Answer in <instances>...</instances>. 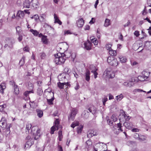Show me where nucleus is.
I'll list each match as a JSON object with an SVG mask.
<instances>
[{"label": "nucleus", "mask_w": 151, "mask_h": 151, "mask_svg": "<svg viewBox=\"0 0 151 151\" xmlns=\"http://www.w3.org/2000/svg\"><path fill=\"white\" fill-rule=\"evenodd\" d=\"M55 58L54 60L56 64L61 65L64 63L65 59L64 58H68L66 57V55L63 53H58L55 55Z\"/></svg>", "instance_id": "1"}, {"label": "nucleus", "mask_w": 151, "mask_h": 151, "mask_svg": "<svg viewBox=\"0 0 151 151\" xmlns=\"http://www.w3.org/2000/svg\"><path fill=\"white\" fill-rule=\"evenodd\" d=\"M40 129L37 126H34L31 128V132L34 135L35 140L38 139L40 136Z\"/></svg>", "instance_id": "2"}, {"label": "nucleus", "mask_w": 151, "mask_h": 151, "mask_svg": "<svg viewBox=\"0 0 151 151\" xmlns=\"http://www.w3.org/2000/svg\"><path fill=\"white\" fill-rule=\"evenodd\" d=\"M150 73V72L143 71L142 72V75L138 77V79L141 81H146L148 78Z\"/></svg>", "instance_id": "3"}, {"label": "nucleus", "mask_w": 151, "mask_h": 151, "mask_svg": "<svg viewBox=\"0 0 151 151\" xmlns=\"http://www.w3.org/2000/svg\"><path fill=\"white\" fill-rule=\"evenodd\" d=\"M70 114L68 117V121L69 122H70V121H73L74 120L78 111L77 109L75 108H73L70 110Z\"/></svg>", "instance_id": "4"}, {"label": "nucleus", "mask_w": 151, "mask_h": 151, "mask_svg": "<svg viewBox=\"0 0 151 151\" xmlns=\"http://www.w3.org/2000/svg\"><path fill=\"white\" fill-rule=\"evenodd\" d=\"M111 57H109L107 59V62L111 65L116 66L118 65V62L116 59L113 58Z\"/></svg>", "instance_id": "5"}, {"label": "nucleus", "mask_w": 151, "mask_h": 151, "mask_svg": "<svg viewBox=\"0 0 151 151\" xmlns=\"http://www.w3.org/2000/svg\"><path fill=\"white\" fill-rule=\"evenodd\" d=\"M6 41L7 42L6 43H7L8 47L11 49L13 47V45L15 42L14 40L11 38L7 37L6 39Z\"/></svg>", "instance_id": "6"}, {"label": "nucleus", "mask_w": 151, "mask_h": 151, "mask_svg": "<svg viewBox=\"0 0 151 151\" xmlns=\"http://www.w3.org/2000/svg\"><path fill=\"white\" fill-rule=\"evenodd\" d=\"M92 43L88 40L85 42L82 46L84 47V49L87 50H89L91 49Z\"/></svg>", "instance_id": "7"}, {"label": "nucleus", "mask_w": 151, "mask_h": 151, "mask_svg": "<svg viewBox=\"0 0 151 151\" xmlns=\"http://www.w3.org/2000/svg\"><path fill=\"white\" fill-rule=\"evenodd\" d=\"M104 74H106V76L109 78H112L114 76V73H112L110 70L107 69L104 72Z\"/></svg>", "instance_id": "8"}, {"label": "nucleus", "mask_w": 151, "mask_h": 151, "mask_svg": "<svg viewBox=\"0 0 151 151\" xmlns=\"http://www.w3.org/2000/svg\"><path fill=\"white\" fill-rule=\"evenodd\" d=\"M34 141L33 139H31L30 140H27L25 145V148H29L34 144Z\"/></svg>", "instance_id": "9"}, {"label": "nucleus", "mask_w": 151, "mask_h": 151, "mask_svg": "<svg viewBox=\"0 0 151 151\" xmlns=\"http://www.w3.org/2000/svg\"><path fill=\"white\" fill-rule=\"evenodd\" d=\"M30 4L34 8H37L39 4L38 0H31Z\"/></svg>", "instance_id": "10"}, {"label": "nucleus", "mask_w": 151, "mask_h": 151, "mask_svg": "<svg viewBox=\"0 0 151 151\" xmlns=\"http://www.w3.org/2000/svg\"><path fill=\"white\" fill-rule=\"evenodd\" d=\"M84 23V22L82 18H80L77 22V26L79 27H82Z\"/></svg>", "instance_id": "11"}, {"label": "nucleus", "mask_w": 151, "mask_h": 151, "mask_svg": "<svg viewBox=\"0 0 151 151\" xmlns=\"http://www.w3.org/2000/svg\"><path fill=\"white\" fill-rule=\"evenodd\" d=\"M124 125L126 128L129 129H131L133 126L132 123L129 122H126L124 124Z\"/></svg>", "instance_id": "12"}, {"label": "nucleus", "mask_w": 151, "mask_h": 151, "mask_svg": "<svg viewBox=\"0 0 151 151\" xmlns=\"http://www.w3.org/2000/svg\"><path fill=\"white\" fill-rule=\"evenodd\" d=\"M90 72L87 70L85 73V79L87 81H89L90 80Z\"/></svg>", "instance_id": "13"}, {"label": "nucleus", "mask_w": 151, "mask_h": 151, "mask_svg": "<svg viewBox=\"0 0 151 151\" xmlns=\"http://www.w3.org/2000/svg\"><path fill=\"white\" fill-rule=\"evenodd\" d=\"M96 132L95 131L92 130L91 132H88L87 133V136L89 138H91L93 136L96 135Z\"/></svg>", "instance_id": "14"}, {"label": "nucleus", "mask_w": 151, "mask_h": 151, "mask_svg": "<svg viewBox=\"0 0 151 151\" xmlns=\"http://www.w3.org/2000/svg\"><path fill=\"white\" fill-rule=\"evenodd\" d=\"M30 2L29 0H25L23 3L24 7L29 8L30 5Z\"/></svg>", "instance_id": "15"}, {"label": "nucleus", "mask_w": 151, "mask_h": 151, "mask_svg": "<svg viewBox=\"0 0 151 151\" xmlns=\"http://www.w3.org/2000/svg\"><path fill=\"white\" fill-rule=\"evenodd\" d=\"M123 85L127 87H131L134 85V83L132 81H129V82H124L123 83Z\"/></svg>", "instance_id": "16"}, {"label": "nucleus", "mask_w": 151, "mask_h": 151, "mask_svg": "<svg viewBox=\"0 0 151 151\" xmlns=\"http://www.w3.org/2000/svg\"><path fill=\"white\" fill-rule=\"evenodd\" d=\"M6 88V84L5 83H1L0 85V91L2 93H4V90Z\"/></svg>", "instance_id": "17"}, {"label": "nucleus", "mask_w": 151, "mask_h": 151, "mask_svg": "<svg viewBox=\"0 0 151 151\" xmlns=\"http://www.w3.org/2000/svg\"><path fill=\"white\" fill-rule=\"evenodd\" d=\"M54 18L55 20V23H57L60 25L62 24V22L59 19L58 17L55 14H54Z\"/></svg>", "instance_id": "18"}, {"label": "nucleus", "mask_w": 151, "mask_h": 151, "mask_svg": "<svg viewBox=\"0 0 151 151\" xmlns=\"http://www.w3.org/2000/svg\"><path fill=\"white\" fill-rule=\"evenodd\" d=\"M13 84H14V87L13 88L14 90V93L16 94H18L19 93V90L18 88V86L17 85L15 84L14 82H13Z\"/></svg>", "instance_id": "19"}, {"label": "nucleus", "mask_w": 151, "mask_h": 151, "mask_svg": "<svg viewBox=\"0 0 151 151\" xmlns=\"http://www.w3.org/2000/svg\"><path fill=\"white\" fill-rule=\"evenodd\" d=\"M46 15L45 14H41L39 17V20L41 22H45L46 21Z\"/></svg>", "instance_id": "20"}, {"label": "nucleus", "mask_w": 151, "mask_h": 151, "mask_svg": "<svg viewBox=\"0 0 151 151\" xmlns=\"http://www.w3.org/2000/svg\"><path fill=\"white\" fill-rule=\"evenodd\" d=\"M145 47L149 50L151 49V42L147 41L145 42Z\"/></svg>", "instance_id": "21"}, {"label": "nucleus", "mask_w": 151, "mask_h": 151, "mask_svg": "<svg viewBox=\"0 0 151 151\" xmlns=\"http://www.w3.org/2000/svg\"><path fill=\"white\" fill-rule=\"evenodd\" d=\"M88 110L90 112L92 113L93 114H94L96 111V108L93 106L89 108Z\"/></svg>", "instance_id": "22"}, {"label": "nucleus", "mask_w": 151, "mask_h": 151, "mask_svg": "<svg viewBox=\"0 0 151 151\" xmlns=\"http://www.w3.org/2000/svg\"><path fill=\"white\" fill-rule=\"evenodd\" d=\"M42 41L43 43L45 44H47L48 42V39L47 38V37L46 36H43L42 38Z\"/></svg>", "instance_id": "23"}, {"label": "nucleus", "mask_w": 151, "mask_h": 151, "mask_svg": "<svg viewBox=\"0 0 151 151\" xmlns=\"http://www.w3.org/2000/svg\"><path fill=\"white\" fill-rule=\"evenodd\" d=\"M24 16V13L23 11H19L18 12L17 14V16L21 18L23 17Z\"/></svg>", "instance_id": "24"}, {"label": "nucleus", "mask_w": 151, "mask_h": 151, "mask_svg": "<svg viewBox=\"0 0 151 151\" xmlns=\"http://www.w3.org/2000/svg\"><path fill=\"white\" fill-rule=\"evenodd\" d=\"M119 58L122 63H125L127 60V58L125 57H124L122 56H119Z\"/></svg>", "instance_id": "25"}, {"label": "nucleus", "mask_w": 151, "mask_h": 151, "mask_svg": "<svg viewBox=\"0 0 151 151\" xmlns=\"http://www.w3.org/2000/svg\"><path fill=\"white\" fill-rule=\"evenodd\" d=\"M110 24V21L108 19H106L105 21L104 26L106 27H108Z\"/></svg>", "instance_id": "26"}, {"label": "nucleus", "mask_w": 151, "mask_h": 151, "mask_svg": "<svg viewBox=\"0 0 151 151\" xmlns=\"http://www.w3.org/2000/svg\"><path fill=\"white\" fill-rule=\"evenodd\" d=\"M37 115L40 118H41L42 116L43 115V112L42 111L37 109Z\"/></svg>", "instance_id": "27"}, {"label": "nucleus", "mask_w": 151, "mask_h": 151, "mask_svg": "<svg viewBox=\"0 0 151 151\" xmlns=\"http://www.w3.org/2000/svg\"><path fill=\"white\" fill-rule=\"evenodd\" d=\"M7 125L6 122H0V126L1 127L3 130H4Z\"/></svg>", "instance_id": "28"}, {"label": "nucleus", "mask_w": 151, "mask_h": 151, "mask_svg": "<svg viewBox=\"0 0 151 151\" xmlns=\"http://www.w3.org/2000/svg\"><path fill=\"white\" fill-rule=\"evenodd\" d=\"M30 31L34 35V36H37L38 35L39 33V32L36 30L31 29H30Z\"/></svg>", "instance_id": "29"}, {"label": "nucleus", "mask_w": 151, "mask_h": 151, "mask_svg": "<svg viewBox=\"0 0 151 151\" xmlns=\"http://www.w3.org/2000/svg\"><path fill=\"white\" fill-rule=\"evenodd\" d=\"M64 83L65 82L63 83H61L60 82H58L57 83V84L58 87L60 89L63 88V87H64V86L65 85Z\"/></svg>", "instance_id": "30"}, {"label": "nucleus", "mask_w": 151, "mask_h": 151, "mask_svg": "<svg viewBox=\"0 0 151 151\" xmlns=\"http://www.w3.org/2000/svg\"><path fill=\"white\" fill-rule=\"evenodd\" d=\"M9 124H7V125L6 126V127L5 128H6V134H9L10 132V127H9Z\"/></svg>", "instance_id": "31"}, {"label": "nucleus", "mask_w": 151, "mask_h": 151, "mask_svg": "<svg viewBox=\"0 0 151 151\" xmlns=\"http://www.w3.org/2000/svg\"><path fill=\"white\" fill-rule=\"evenodd\" d=\"M109 54L111 56H116V51L111 50L109 51Z\"/></svg>", "instance_id": "32"}, {"label": "nucleus", "mask_w": 151, "mask_h": 151, "mask_svg": "<svg viewBox=\"0 0 151 151\" xmlns=\"http://www.w3.org/2000/svg\"><path fill=\"white\" fill-rule=\"evenodd\" d=\"M37 93L38 95L41 96L43 93V91L41 88H38L37 89Z\"/></svg>", "instance_id": "33"}, {"label": "nucleus", "mask_w": 151, "mask_h": 151, "mask_svg": "<svg viewBox=\"0 0 151 151\" xmlns=\"http://www.w3.org/2000/svg\"><path fill=\"white\" fill-rule=\"evenodd\" d=\"M25 57L23 56L19 61V63L20 66H22L24 63Z\"/></svg>", "instance_id": "34"}, {"label": "nucleus", "mask_w": 151, "mask_h": 151, "mask_svg": "<svg viewBox=\"0 0 151 151\" xmlns=\"http://www.w3.org/2000/svg\"><path fill=\"white\" fill-rule=\"evenodd\" d=\"M79 124V123L78 122H73L71 125V127L74 128L76 126H78Z\"/></svg>", "instance_id": "35"}, {"label": "nucleus", "mask_w": 151, "mask_h": 151, "mask_svg": "<svg viewBox=\"0 0 151 151\" xmlns=\"http://www.w3.org/2000/svg\"><path fill=\"white\" fill-rule=\"evenodd\" d=\"M123 98V95L121 94L120 95L116 96V99L117 101H120Z\"/></svg>", "instance_id": "36"}, {"label": "nucleus", "mask_w": 151, "mask_h": 151, "mask_svg": "<svg viewBox=\"0 0 151 151\" xmlns=\"http://www.w3.org/2000/svg\"><path fill=\"white\" fill-rule=\"evenodd\" d=\"M146 137L143 135H140L139 138L138 139L140 141H142L146 139Z\"/></svg>", "instance_id": "37"}, {"label": "nucleus", "mask_w": 151, "mask_h": 151, "mask_svg": "<svg viewBox=\"0 0 151 151\" xmlns=\"http://www.w3.org/2000/svg\"><path fill=\"white\" fill-rule=\"evenodd\" d=\"M83 128V126H81L80 127H78L77 129V132L79 134H81V133Z\"/></svg>", "instance_id": "38"}, {"label": "nucleus", "mask_w": 151, "mask_h": 151, "mask_svg": "<svg viewBox=\"0 0 151 151\" xmlns=\"http://www.w3.org/2000/svg\"><path fill=\"white\" fill-rule=\"evenodd\" d=\"M34 92L32 90L30 91H26L24 93V95L26 97H27L28 95V94L29 93H33Z\"/></svg>", "instance_id": "39"}, {"label": "nucleus", "mask_w": 151, "mask_h": 151, "mask_svg": "<svg viewBox=\"0 0 151 151\" xmlns=\"http://www.w3.org/2000/svg\"><path fill=\"white\" fill-rule=\"evenodd\" d=\"M16 29L17 32L19 34L22 33V30L21 29V28L19 26H18L16 27Z\"/></svg>", "instance_id": "40"}, {"label": "nucleus", "mask_w": 151, "mask_h": 151, "mask_svg": "<svg viewBox=\"0 0 151 151\" xmlns=\"http://www.w3.org/2000/svg\"><path fill=\"white\" fill-rule=\"evenodd\" d=\"M114 122L111 119H108L107 120V122L108 124H109L110 126H112L114 125Z\"/></svg>", "instance_id": "41"}, {"label": "nucleus", "mask_w": 151, "mask_h": 151, "mask_svg": "<svg viewBox=\"0 0 151 151\" xmlns=\"http://www.w3.org/2000/svg\"><path fill=\"white\" fill-rule=\"evenodd\" d=\"M92 142L91 141V139H88L86 142V144L87 145L86 147H88L89 146L91 145H92Z\"/></svg>", "instance_id": "42"}, {"label": "nucleus", "mask_w": 151, "mask_h": 151, "mask_svg": "<svg viewBox=\"0 0 151 151\" xmlns=\"http://www.w3.org/2000/svg\"><path fill=\"white\" fill-rule=\"evenodd\" d=\"M91 42H92V43L94 44L95 45L98 44V41L96 39L95 40V38H91Z\"/></svg>", "instance_id": "43"}, {"label": "nucleus", "mask_w": 151, "mask_h": 151, "mask_svg": "<svg viewBox=\"0 0 151 151\" xmlns=\"http://www.w3.org/2000/svg\"><path fill=\"white\" fill-rule=\"evenodd\" d=\"M32 125L31 124H27L26 126V130L28 131V132H29V130L31 128Z\"/></svg>", "instance_id": "44"}, {"label": "nucleus", "mask_w": 151, "mask_h": 151, "mask_svg": "<svg viewBox=\"0 0 151 151\" xmlns=\"http://www.w3.org/2000/svg\"><path fill=\"white\" fill-rule=\"evenodd\" d=\"M117 127L119 128L118 130H120L121 132H123V130L121 128L122 127V124L120 122L118 123L117 124Z\"/></svg>", "instance_id": "45"}, {"label": "nucleus", "mask_w": 151, "mask_h": 151, "mask_svg": "<svg viewBox=\"0 0 151 151\" xmlns=\"http://www.w3.org/2000/svg\"><path fill=\"white\" fill-rule=\"evenodd\" d=\"M56 127L54 126H53L51 128V134H54V132L56 130Z\"/></svg>", "instance_id": "46"}, {"label": "nucleus", "mask_w": 151, "mask_h": 151, "mask_svg": "<svg viewBox=\"0 0 151 151\" xmlns=\"http://www.w3.org/2000/svg\"><path fill=\"white\" fill-rule=\"evenodd\" d=\"M110 119L112 120L113 122H115L117 119L115 115H113L111 117Z\"/></svg>", "instance_id": "47"}, {"label": "nucleus", "mask_w": 151, "mask_h": 151, "mask_svg": "<svg viewBox=\"0 0 151 151\" xmlns=\"http://www.w3.org/2000/svg\"><path fill=\"white\" fill-rule=\"evenodd\" d=\"M123 116L126 120V121L129 120L130 118V117L129 116L127 115L125 113L123 114Z\"/></svg>", "instance_id": "48"}, {"label": "nucleus", "mask_w": 151, "mask_h": 151, "mask_svg": "<svg viewBox=\"0 0 151 151\" xmlns=\"http://www.w3.org/2000/svg\"><path fill=\"white\" fill-rule=\"evenodd\" d=\"M31 18L32 19L34 18L36 21L39 19V17L37 14H35Z\"/></svg>", "instance_id": "49"}, {"label": "nucleus", "mask_w": 151, "mask_h": 151, "mask_svg": "<svg viewBox=\"0 0 151 151\" xmlns=\"http://www.w3.org/2000/svg\"><path fill=\"white\" fill-rule=\"evenodd\" d=\"M134 92H146V91H143L142 90L139 89H134Z\"/></svg>", "instance_id": "50"}, {"label": "nucleus", "mask_w": 151, "mask_h": 151, "mask_svg": "<svg viewBox=\"0 0 151 151\" xmlns=\"http://www.w3.org/2000/svg\"><path fill=\"white\" fill-rule=\"evenodd\" d=\"M22 33L18 34L19 37L18 38V39L19 42L21 41L22 40Z\"/></svg>", "instance_id": "51"}, {"label": "nucleus", "mask_w": 151, "mask_h": 151, "mask_svg": "<svg viewBox=\"0 0 151 151\" xmlns=\"http://www.w3.org/2000/svg\"><path fill=\"white\" fill-rule=\"evenodd\" d=\"M54 100L53 98H51L50 99H47V101L48 103V104H53L52 101Z\"/></svg>", "instance_id": "52"}, {"label": "nucleus", "mask_w": 151, "mask_h": 151, "mask_svg": "<svg viewBox=\"0 0 151 151\" xmlns=\"http://www.w3.org/2000/svg\"><path fill=\"white\" fill-rule=\"evenodd\" d=\"M147 13V12L146 10V7L145 6L142 12V14L143 15H145Z\"/></svg>", "instance_id": "53"}, {"label": "nucleus", "mask_w": 151, "mask_h": 151, "mask_svg": "<svg viewBox=\"0 0 151 151\" xmlns=\"http://www.w3.org/2000/svg\"><path fill=\"white\" fill-rule=\"evenodd\" d=\"M139 135L137 133H135L134 134V137L136 139H138Z\"/></svg>", "instance_id": "54"}, {"label": "nucleus", "mask_w": 151, "mask_h": 151, "mask_svg": "<svg viewBox=\"0 0 151 151\" xmlns=\"http://www.w3.org/2000/svg\"><path fill=\"white\" fill-rule=\"evenodd\" d=\"M111 44H107L106 45V48L108 50H110V49H111Z\"/></svg>", "instance_id": "55"}, {"label": "nucleus", "mask_w": 151, "mask_h": 151, "mask_svg": "<svg viewBox=\"0 0 151 151\" xmlns=\"http://www.w3.org/2000/svg\"><path fill=\"white\" fill-rule=\"evenodd\" d=\"M91 72L93 73L94 78H96L97 77V75H98L96 71L95 72V70L91 71Z\"/></svg>", "instance_id": "56"}, {"label": "nucleus", "mask_w": 151, "mask_h": 151, "mask_svg": "<svg viewBox=\"0 0 151 151\" xmlns=\"http://www.w3.org/2000/svg\"><path fill=\"white\" fill-rule=\"evenodd\" d=\"M41 58L42 59H44L45 58L46 55L44 53H41Z\"/></svg>", "instance_id": "57"}, {"label": "nucleus", "mask_w": 151, "mask_h": 151, "mask_svg": "<svg viewBox=\"0 0 151 151\" xmlns=\"http://www.w3.org/2000/svg\"><path fill=\"white\" fill-rule=\"evenodd\" d=\"M134 35L136 37H138L139 35V32L138 31H136L134 33Z\"/></svg>", "instance_id": "58"}, {"label": "nucleus", "mask_w": 151, "mask_h": 151, "mask_svg": "<svg viewBox=\"0 0 151 151\" xmlns=\"http://www.w3.org/2000/svg\"><path fill=\"white\" fill-rule=\"evenodd\" d=\"M139 131V129L137 128H133L132 129V131L133 132H137Z\"/></svg>", "instance_id": "59"}, {"label": "nucleus", "mask_w": 151, "mask_h": 151, "mask_svg": "<svg viewBox=\"0 0 151 151\" xmlns=\"http://www.w3.org/2000/svg\"><path fill=\"white\" fill-rule=\"evenodd\" d=\"M58 136L60 139V138L62 137V131H59L58 132Z\"/></svg>", "instance_id": "60"}, {"label": "nucleus", "mask_w": 151, "mask_h": 151, "mask_svg": "<svg viewBox=\"0 0 151 151\" xmlns=\"http://www.w3.org/2000/svg\"><path fill=\"white\" fill-rule=\"evenodd\" d=\"M95 21V19L94 18H92L91 20L89 22V23L91 24L94 23Z\"/></svg>", "instance_id": "61"}, {"label": "nucleus", "mask_w": 151, "mask_h": 151, "mask_svg": "<svg viewBox=\"0 0 151 151\" xmlns=\"http://www.w3.org/2000/svg\"><path fill=\"white\" fill-rule=\"evenodd\" d=\"M107 98H104L102 99L103 103L104 105H105L106 102L107 101Z\"/></svg>", "instance_id": "62"}, {"label": "nucleus", "mask_w": 151, "mask_h": 151, "mask_svg": "<svg viewBox=\"0 0 151 151\" xmlns=\"http://www.w3.org/2000/svg\"><path fill=\"white\" fill-rule=\"evenodd\" d=\"M64 84H65V87H66V88H67V86L70 87V85L69 82H65Z\"/></svg>", "instance_id": "63"}, {"label": "nucleus", "mask_w": 151, "mask_h": 151, "mask_svg": "<svg viewBox=\"0 0 151 151\" xmlns=\"http://www.w3.org/2000/svg\"><path fill=\"white\" fill-rule=\"evenodd\" d=\"M147 3L148 6L151 7V0H147Z\"/></svg>", "instance_id": "64"}]
</instances>
